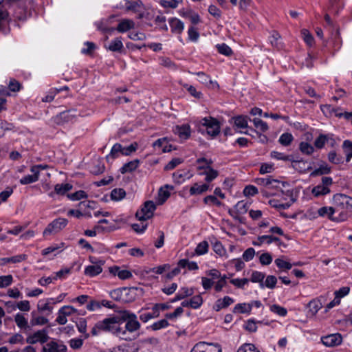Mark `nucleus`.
<instances>
[{"label":"nucleus","instance_id":"nucleus-1","mask_svg":"<svg viewBox=\"0 0 352 352\" xmlns=\"http://www.w3.org/2000/svg\"><path fill=\"white\" fill-rule=\"evenodd\" d=\"M119 325L120 326V339L125 341H131L136 338L132 335L141 328V324L135 314L129 310H120L118 311Z\"/></svg>","mask_w":352,"mask_h":352},{"label":"nucleus","instance_id":"nucleus-2","mask_svg":"<svg viewBox=\"0 0 352 352\" xmlns=\"http://www.w3.org/2000/svg\"><path fill=\"white\" fill-rule=\"evenodd\" d=\"M101 333H109L120 338V326L118 316L112 315L98 321L91 330L92 336H98Z\"/></svg>","mask_w":352,"mask_h":352},{"label":"nucleus","instance_id":"nucleus-3","mask_svg":"<svg viewBox=\"0 0 352 352\" xmlns=\"http://www.w3.org/2000/svg\"><path fill=\"white\" fill-rule=\"evenodd\" d=\"M198 131L203 133L201 127L204 128L207 134L212 138H215L220 133V122L214 117L208 116L200 119L198 122Z\"/></svg>","mask_w":352,"mask_h":352},{"label":"nucleus","instance_id":"nucleus-4","mask_svg":"<svg viewBox=\"0 0 352 352\" xmlns=\"http://www.w3.org/2000/svg\"><path fill=\"white\" fill-rule=\"evenodd\" d=\"M201 163H206V166H197V170H203V172L199 173V175H206L205 181L206 182H211L219 175V172L211 166L213 161L206 157H199L196 160V164Z\"/></svg>","mask_w":352,"mask_h":352},{"label":"nucleus","instance_id":"nucleus-5","mask_svg":"<svg viewBox=\"0 0 352 352\" xmlns=\"http://www.w3.org/2000/svg\"><path fill=\"white\" fill-rule=\"evenodd\" d=\"M155 209L156 206L153 201H146L142 208L136 212L135 217L140 221L147 220L153 217Z\"/></svg>","mask_w":352,"mask_h":352},{"label":"nucleus","instance_id":"nucleus-6","mask_svg":"<svg viewBox=\"0 0 352 352\" xmlns=\"http://www.w3.org/2000/svg\"><path fill=\"white\" fill-rule=\"evenodd\" d=\"M68 223V221L65 218H57L53 220L43 231V236H46L52 234H55L63 230Z\"/></svg>","mask_w":352,"mask_h":352},{"label":"nucleus","instance_id":"nucleus-7","mask_svg":"<svg viewBox=\"0 0 352 352\" xmlns=\"http://www.w3.org/2000/svg\"><path fill=\"white\" fill-rule=\"evenodd\" d=\"M333 183L332 178L330 177H323L322 178V183L314 187L311 190L312 194L316 197L324 196L330 192L329 188Z\"/></svg>","mask_w":352,"mask_h":352},{"label":"nucleus","instance_id":"nucleus-8","mask_svg":"<svg viewBox=\"0 0 352 352\" xmlns=\"http://www.w3.org/2000/svg\"><path fill=\"white\" fill-rule=\"evenodd\" d=\"M48 333V328L38 330L27 337L26 342L30 344H34L37 342H40L41 344L47 343L50 338Z\"/></svg>","mask_w":352,"mask_h":352},{"label":"nucleus","instance_id":"nucleus-9","mask_svg":"<svg viewBox=\"0 0 352 352\" xmlns=\"http://www.w3.org/2000/svg\"><path fill=\"white\" fill-rule=\"evenodd\" d=\"M67 346L60 340H52L43 347V352H67Z\"/></svg>","mask_w":352,"mask_h":352},{"label":"nucleus","instance_id":"nucleus-10","mask_svg":"<svg viewBox=\"0 0 352 352\" xmlns=\"http://www.w3.org/2000/svg\"><path fill=\"white\" fill-rule=\"evenodd\" d=\"M324 345L328 347H333L340 345L342 342V337L340 333L330 334L321 338Z\"/></svg>","mask_w":352,"mask_h":352},{"label":"nucleus","instance_id":"nucleus-11","mask_svg":"<svg viewBox=\"0 0 352 352\" xmlns=\"http://www.w3.org/2000/svg\"><path fill=\"white\" fill-rule=\"evenodd\" d=\"M250 204L244 200L239 201L234 206L233 210H230L229 214L234 219H238L240 215L247 212Z\"/></svg>","mask_w":352,"mask_h":352},{"label":"nucleus","instance_id":"nucleus-12","mask_svg":"<svg viewBox=\"0 0 352 352\" xmlns=\"http://www.w3.org/2000/svg\"><path fill=\"white\" fill-rule=\"evenodd\" d=\"M131 289H134L133 288V289H127L126 287H123V288H118V289H113L112 290L111 292H110V296L117 300V301H120V300H125V299L123 298V295H128L129 294V292L131 291ZM135 299L134 297H131L129 299H126V300H129V301H132Z\"/></svg>","mask_w":352,"mask_h":352},{"label":"nucleus","instance_id":"nucleus-13","mask_svg":"<svg viewBox=\"0 0 352 352\" xmlns=\"http://www.w3.org/2000/svg\"><path fill=\"white\" fill-rule=\"evenodd\" d=\"M173 132L177 135L181 140H187L190 138L191 130L188 124L177 125L173 128Z\"/></svg>","mask_w":352,"mask_h":352},{"label":"nucleus","instance_id":"nucleus-14","mask_svg":"<svg viewBox=\"0 0 352 352\" xmlns=\"http://www.w3.org/2000/svg\"><path fill=\"white\" fill-rule=\"evenodd\" d=\"M234 302V300L232 298L226 296H224L223 298H219L217 300L213 305L212 309L215 311H219L222 309L227 308Z\"/></svg>","mask_w":352,"mask_h":352},{"label":"nucleus","instance_id":"nucleus-15","mask_svg":"<svg viewBox=\"0 0 352 352\" xmlns=\"http://www.w3.org/2000/svg\"><path fill=\"white\" fill-rule=\"evenodd\" d=\"M172 33L180 34L184 29V23L177 18H170L168 20Z\"/></svg>","mask_w":352,"mask_h":352},{"label":"nucleus","instance_id":"nucleus-16","mask_svg":"<svg viewBox=\"0 0 352 352\" xmlns=\"http://www.w3.org/2000/svg\"><path fill=\"white\" fill-rule=\"evenodd\" d=\"M322 307V303L319 299L311 300L307 305V316L314 317Z\"/></svg>","mask_w":352,"mask_h":352},{"label":"nucleus","instance_id":"nucleus-17","mask_svg":"<svg viewBox=\"0 0 352 352\" xmlns=\"http://www.w3.org/2000/svg\"><path fill=\"white\" fill-rule=\"evenodd\" d=\"M135 27V22L131 19H124L121 20L116 30L120 33L126 32Z\"/></svg>","mask_w":352,"mask_h":352},{"label":"nucleus","instance_id":"nucleus-18","mask_svg":"<svg viewBox=\"0 0 352 352\" xmlns=\"http://www.w3.org/2000/svg\"><path fill=\"white\" fill-rule=\"evenodd\" d=\"M73 186L69 183L58 184L54 186V192H50L49 196L52 197L54 193L60 195H65L68 191L71 190Z\"/></svg>","mask_w":352,"mask_h":352},{"label":"nucleus","instance_id":"nucleus-19","mask_svg":"<svg viewBox=\"0 0 352 352\" xmlns=\"http://www.w3.org/2000/svg\"><path fill=\"white\" fill-rule=\"evenodd\" d=\"M347 201V195L344 194L338 193L333 195V204L334 205L335 208H336L338 211V208L344 209L346 206V202Z\"/></svg>","mask_w":352,"mask_h":352},{"label":"nucleus","instance_id":"nucleus-20","mask_svg":"<svg viewBox=\"0 0 352 352\" xmlns=\"http://www.w3.org/2000/svg\"><path fill=\"white\" fill-rule=\"evenodd\" d=\"M110 272L114 276H118L121 280L129 279L133 276L132 273L130 271L126 270H120L118 266L111 267Z\"/></svg>","mask_w":352,"mask_h":352},{"label":"nucleus","instance_id":"nucleus-21","mask_svg":"<svg viewBox=\"0 0 352 352\" xmlns=\"http://www.w3.org/2000/svg\"><path fill=\"white\" fill-rule=\"evenodd\" d=\"M140 162L138 159L130 161V162L124 164L120 168V171L122 174H125L126 173H131L138 168V167L140 165Z\"/></svg>","mask_w":352,"mask_h":352},{"label":"nucleus","instance_id":"nucleus-22","mask_svg":"<svg viewBox=\"0 0 352 352\" xmlns=\"http://www.w3.org/2000/svg\"><path fill=\"white\" fill-rule=\"evenodd\" d=\"M338 212V210L333 207L324 206L318 210V216L322 217H327V218L331 221L333 214Z\"/></svg>","mask_w":352,"mask_h":352},{"label":"nucleus","instance_id":"nucleus-23","mask_svg":"<svg viewBox=\"0 0 352 352\" xmlns=\"http://www.w3.org/2000/svg\"><path fill=\"white\" fill-rule=\"evenodd\" d=\"M27 257H28V256L26 254H21L15 255V256H13L11 257L2 258H1L0 261H1L2 265H5L7 263H21V262L26 260Z\"/></svg>","mask_w":352,"mask_h":352},{"label":"nucleus","instance_id":"nucleus-24","mask_svg":"<svg viewBox=\"0 0 352 352\" xmlns=\"http://www.w3.org/2000/svg\"><path fill=\"white\" fill-rule=\"evenodd\" d=\"M252 309V304L250 303H238L233 308L234 314H250Z\"/></svg>","mask_w":352,"mask_h":352},{"label":"nucleus","instance_id":"nucleus-25","mask_svg":"<svg viewBox=\"0 0 352 352\" xmlns=\"http://www.w3.org/2000/svg\"><path fill=\"white\" fill-rule=\"evenodd\" d=\"M209 189V185L207 184H203L199 185L198 183L194 184L189 190L190 195H201L206 192Z\"/></svg>","mask_w":352,"mask_h":352},{"label":"nucleus","instance_id":"nucleus-26","mask_svg":"<svg viewBox=\"0 0 352 352\" xmlns=\"http://www.w3.org/2000/svg\"><path fill=\"white\" fill-rule=\"evenodd\" d=\"M14 321L18 326L21 329L30 330V326L28 325V320L24 317V316L21 314H16L14 316Z\"/></svg>","mask_w":352,"mask_h":352},{"label":"nucleus","instance_id":"nucleus-27","mask_svg":"<svg viewBox=\"0 0 352 352\" xmlns=\"http://www.w3.org/2000/svg\"><path fill=\"white\" fill-rule=\"evenodd\" d=\"M168 189L173 190V186H169V185H165L164 187L160 188L159 192H158L160 204H163L170 197V193L168 191Z\"/></svg>","mask_w":352,"mask_h":352},{"label":"nucleus","instance_id":"nucleus-28","mask_svg":"<svg viewBox=\"0 0 352 352\" xmlns=\"http://www.w3.org/2000/svg\"><path fill=\"white\" fill-rule=\"evenodd\" d=\"M105 47L111 52H120L123 48V43L121 41V38H116L112 40L108 46Z\"/></svg>","mask_w":352,"mask_h":352},{"label":"nucleus","instance_id":"nucleus-29","mask_svg":"<svg viewBox=\"0 0 352 352\" xmlns=\"http://www.w3.org/2000/svg\"><path fill=\"white\" fill-rule=\"evenodd\" d=\"M74 112V111L69 110L60 113L56 117L57 122L60 123V122H67L72 121L76 116L73 113Z\"/></svg>","mask_w":352,"mask_h":352},{"label":"nucleus","instance_id":"nucleus-30","mask_svg":"<svg viewBox=\"0 0 352 352\" xmlns=\"http://www.w3.org/2000/svg\"><path fill=\"white\" fill-rule=\"evenodd\" d=\"M102 272V268L100 265H88L85 269V274L90 277L96 276Z\"/></svg>","mask_w":352,"mask_h":352},{"label":"nucleus","instance_id":"nucleus-31","mask_svg":"<svg viewBox=\"0 0 352 352\" xmlns=\"http://www.w3.org/2000/svg\"><path fill=\"white\" fill-rule=\"evenodd\" d=\"M122 146L119 143L115 144L112 146L110 153L108 155H107V157H106L107 160L109 161L110 159L114 160V159L118 157L119 154L120 153L122 154Z\"/></svg>","mask_w":352,"mask_h":352},{"label":"nucleus","instance_id":"nucleus-32","mask_svg":"<svg viewBox=\"0 0 352 352\" xmlns=\"http://www.w3.org/2000/svg\"><path fill=\"white\" fill-rule=\"evenodd\" d=\"M342 148L346 155V162H349L352 158V142L346 140L343 142Z\"/></svg>","mask_w":352,"mask_h":352},{"label":"nucleus","instance_id":"nucleus-33","mask_svg":"<svg viewBox=\"0 0 352 352\" xmlns=\"http://www.w3.org/2000/svg\"><path fill=\"white\" fill-rule=\"evenodd\" d=\"M78 331L83 334L84 339H87L90 334L87 333V320L85 318H80L76 322Z\"/></svg>","mask_w":352,"mask_h":352},{"label":"nucleus","instance_id":"nucleus-34","mask_svg":"<svg viewBox=\"0 0 352 352\" xmlns=\"http://www.w3.org/2000/svg\"><path fill=\"white\" fill-rule=\"evenodd\" d=\"M265 277V274L258 271H253L252 273L250 281L252 283H258L261 287H264L263 279Z\"/></svg>","mask_w":352,"mask_h":352},{"label":"nucleus","instance_id":"nucleus-35","mask_svg":"<svg viewBox=\"0 0 352 352\" xmlns=\"http://www.w3.org/2000/svg\"><path fill=\"white\" fill-rule=\"evenodd\" d=\"M234 125L239 129H245L248 127V116H238L232 118Z\"/></svg>","mask_w":352,"mask_h":352},{"label":"nucleus","instance_id":"nucleus-36","mask_svg":"<svg viewBox=\"0 0 352 352\" xmlns=\"http://www.w3.org/2000/svg\"><path fill=\"white\" fill-rule=\"evenodd\" d=\"M215 47L217 52L224 56H230L233 53L232 49L226 43L217 44Z\"/></svg>","mask_w":352,"mask_h":352},{"label":"nucleus","instance_id":"nucleus-37","mask_svg":"<svg viewBox=\"0 0 352 352\" xmlns=\"http://www.w3.org/2000/svg\"><path fill=\"white\" fill-rule=\"evenodd\" d=\"M39 179V176L36 173H32V175H28L25 177H23L19 182L21 185H26L34 183L37 182Z\"/></svg>","mask_w":352,"mask_h":352},{"label":"nucleus","instance_id":"nucleus-38","mask_svg":"<svg viewBox=\"0 0 352 352\" xmlns=\"http://www.w3.org/2000/svg\"><path fill=\"white\" fill-rule=\"evenodd\" d=\"M331 172V168L325 163L321 164L319 168H316L311 173L312 176L321 175L328 174Z\"/></svg>","mask_w":352,"mask_h":352},{"label":"nucleus","instance_id":"nucleus-39","mask_svg":"<svg viewBox=\"0 0 352 352\" xmlns=\"http://www.w3.org/2000/svg\"><path fill=\"white\" fill-rule=\"evenodd\" d=\"M126 195L125 190L122 188H115L111 192V198L114 201H120Z\"/></svg>","mask_w":352,"mask_h":352},{"label":"nucleus","instance_id":"nucleus-40","mask_svg":"<svg viewBox=\"0 0 352 352\" xmlns=\"http://www.w3.org/2000/svg\"><path fill=\"white\" fill-rule=\"evenodd\" d=\"M190 307L195 309H199L203 304V298L201 295L192 296L190 300Z\"/></svg>","mask_w":352,"mask_h":352},{"label":"nucleus","instance_id":"nucleus-41","mask_svg":"<svg viewBox=\"0 0 352 352\" xmlns=\"http://www.w3.org/2000/svg\"><path fill=\"white\" fill-rule=\"evenodd\" d=\"M208 243L206 241L200 242L195 248V253L197 255H203L208 251Z\"/></svg>","mask_w":352,"mask_h":352},{"label":"nucleus","instance_id":"nucleus-42","mask_svg":"<svg viewBox=\"0 0 352 352\" xmlns=\"http://www.w3.org/2000/svg\"><path fill=\"white\" fill-rule=\"evenodd\" d=\"M67 197L72 201H78L87 197V194L84 190H78L74 193L67 194Z\"/></svg>","mask_w":352,"mask_h":352},{"label":"nucleus","instance_id":"nucleus-43","mask_svg":"<svg viewBox=\"0 0 352 352\" xmlns=\"http://www.w3.org/2000/svg\"><path fill=\"white\" fill-rule=\"evenodd\" d=\"M168 326H169V323H168V320L166 319H162V320H160L159 321L154 322L153 324H151L150 326V328L153 331H157V330H160L162 329L166 328Z\"/></svg>","mask_w":352,"mask_h":352},{"label":"nucleus","instance_id":"nucleus-44","mask_svg":"<svg viewBox=\"0 0 352 352\" xmlns=\"http://www.w3.org/2000/svg\"><path fill=\"white\" fill-rule=\"evenodd\" d=\"M327 142V134H320L314 141V146L318 149L322 148Z\"/></svg>","mask_w":352,"mask_h":352},{"label":"nucleus","instance_id":"nucleus-45","mask_svg":"<svg viewBox=\"0 0 352 352\" xmlns=\"http://www.w3.org/2000/svg\"><path fill=\"white\" fill-rule=\"evenodd\" d=\"M328 160L334 164H340L344 162L343 157L341 155H338L335 151H331L328 153Z\"/></svg>","mask_w":352,"mask_h":352},{"label":"nucleus","instance_id":"nucleus-46","mask_svg":"<svg viewBox=\"0 0 352 352\" xmlns=\"http://www.w3.org/2000/svg\"><path fill=\"white\" fill-rule=\"evenodd\" d=\"M196 74L199 76V81L201 83L207 86L214 83V82L211 80V78L204 72H199L196 73Z\"/></svg>","mask_w":352,"mask_h":352},{"label":"nucleus","instance_id":"nucleus-47","mask_svg":"<svg viewBox=\"0 0 352 352\" xmlns=\"http://www.w3.org/2000/svg\"><path fill=\"white\" fill-rule=\"evenodd\" d=\"M138 143L135 142H133L129 146L122 147V155H125V156H129L131 153L135 152L136 150L138 149Z\"/></svg>","mask_w":352,"mask_h":352},{"label":"nucleus","instance_id":"nucleus-48","mask_svg":"<svg viewBox=\"0 0 352 352\" xmlns=\"http://www.w3.org/2000/svg\"><path fill=\"white\" fill-rule=\"evenodd\" d=\"M13 282L12 275H6L0 276V288H5L10 286Z\"/></svg>","mask_w":352,"mask_h":352},{"label":"nucleus","instance_id":"nucleus-49","mask_svg":"<svg viewBox=\"0 0 352 352\" xmlns=\"http://www.w3.org/2000/svg\"><path fill=\"white\" fill-rule=\"evenodd\" d=\"M349 215L346 210H342L340 212H339L338 216H334L333 218H331V221L333 222H342L345 221L348 219Z\"/></svg>","mask_w":352,"mask_h":352},{"label":"nucleus","instance_id":"nucleus-50","mask_svg":"<svg viewBox=\"0 0 352 352\" xmlns=\"http://www.w3.org/2000/svg\"><path fill=\"white\" fill-rule=\"evenodd\" d=\"M204 202L206 204L214 205L217 206H221L222 203L218 200L214 195H208L204 199Z\"/></svg>","mask_w":352,"mask_h":352},{"label":"nucleus","instance_id":"nucleus-51","mask_svg":"<svg viewBox=\"0 0 352 352\" xmlns=\"http://www.w3.org/2000/svg\"><path fill=\"white\" fill-rule=\"evenodd\" d=\"M250 280L248 278H233L230 280V283L238 288L243 289L244 285L249 283Z\"/></svg>","mask_w":352,"mask_h":352},{"label":"nucleus","instance_id":"nucleus-52","mask_svg":"<svg viewBox=\"0 0 352 352\" xmlns=\"http://www.w3.org/2000/svg\"><path fill=\"white\" fill-rule=\"evenodd\" d=\"M49 300L47 301L44 300H41L38 301L37 305V308L38 311L43 312L45 311H48L49 312H51L52 310V307L50 306V302H48Z\"/></svg>","mask_w":352,"mask_h":352},{"label":"nucleus","instance_id":"nucleus-53","mask_svg":"<svg viewBox=\"0 0 352 352\" xmlns=\"http://www.w3.org/2000/svg\"><path fill=\"white\" fill-rule=\"evenodd\" d=\"M212 248L214 252L221 256H223L226 254V250L224 247L223 246L222 243L219 241H216L212 244Z\"/></svg>","mask_w":352,"mask_h":352},{"label":"nucleus","instance_id":"nucleus-54","mask_svg":"<svg viewBox=\"0 0 352 352\" xmlns=\"http://www.w3.org/2000/svg\"><path fill=\"white\" fill-rule=\"evenodd\" d=\"M183 160L181 158L177 157L172 159L164 167V170H170L174 169L179 164H182Z\"/></svg>","mask_w":352,"mask_h":352},{"label":"nucleus","instance_id":"nucleus-55","mask_svg":"<svg viewBox=\"0 0 352 352\" xmlns=\"http://www.w3.org/2000/svg\"><path fill=\"white\" fill-rule=\"evenodd\" d=\"M253 123L256 129L261 130L263 132H265L268 129L267 123L259 118H254L253 120Z\"/></svg>","mask_w":352,"mask_h":352},{"label":"nucleus","instance_id":"nucleus-56","mask_svg":"<svg viewBox=\"0 0 352 352\" xmlns=\"http://www.w3.org/2000/svg\"><path fill=\"white\" fill-rule=\"evenodd\" d=\"M274 170V164L263 163L261 164L259 172L261 174L270 173Z\"/></svg>","mask_w":352,"mask_h":352},{"label":"nucleus","instance_id":"nucleus-57","mask_svg":"<svg viewBox=\"0 0 352 352\" xmlns=\"http://www.w3.org/2000/svg\"><path fill=\"white\" fill-rule=\"evenodd\" d=\"M300 150L303 153L310 155L314 153V148L307 142H301L300 144Z\"/></svg>","mask_w":352,"mask_h":352},{"label":"nucleus","instance_id":"nucleus-58","mask_svg":"<svg viewBox=\"0 0 352 352\" xmlns=\"http://www.w3.org/2000/svg\"><path fill=\"white\" fill-rule=\"evenodd\" d=\"M170 266L169 264H164L159 265L149 270V272L156 273L157 274H162L166 270L170 269Z\"/></svg>","mask_w":352,"mask_h":352},{"label":"nucleus","instance_id":"nucleus-59","mask_svg":"<svg viewBox=\"0 0 352 352\" xmlns=\"http://www.w3.org/2000/svg\"><path fill=\"white\" fill-rule=\"evenodd\" d=\"M259 261L263 265H268L272 262V256L268 252H265L259 256Z\"/></svg>","mask_w":352,"mask_h":352},{"label":"nucleus","instance_id":"nucleus-60","mask_svg":"<svg viewBox=\"0 0 352 352\" xmlns=\"http://www.w3.org/2000/svg\"><path fill=\"white\" fill-rule=\"evenodd\" d=\"M302 34L305 42L309 45L312 46L314 43V38L309 32L305 29L302 30Z\"/></svg>","mask_w":352,"mask_h":352},{"label":"nucleus","instance_id":"nucleus-61","mask_svg":"<svg viewBox=\"0 0 352 352\" xmlns=\"http://www.w3.org/2000/svg\"><path fill=\"white\" fill-rule=\"evenodd\" d=\"M256 183L258 185H262L269 188L271 184L276 183V182L275 179H272L271 177H267L265 178H258L256 179Z\"/></svg>","mask_w":352,"mask_h":352},{"label":"nucleus","instance_id":"nucleus-62","mask_svg":"<svg viewBox=\"0 0 352 352\" xmlns=\"http://www.w3.org/2000/svg\"><path fill=\"white\" fill-rule=\"evenodd\" d=\"M237 352H260L256 349L255 346L253 344H244L241 346Z\"/></svg>","mask_w":352,"mask_h":352},{"label":"nucleus","instance_id":"nucleus-63","mask_svg":"<svg viewBox=\"0 0 352 352\" xmlns=\"http://www.w3.org/2000/svg\"><path fill=\"white\" fill-rule=\"evenodd\" d=\"M316 59V56L312 52H309L307 57L302 63V65L307 68H312L314 66V60Z\"/></svg>","mask_w":352,"mask_h":352},{"label":"nucleus","instance_id":"nucleus-64","mask_svg":"<svg viewBox=\"0 0 352 352\" xmlns=\"http://www.w3.org/2000/svg\"><path fill=\"white\" fill-rule=\"evenodd\" d=\"M206 348H208V343L200 342L193 346L190 352H206Z\"/></svg>","mask_w":352,"mask_h":352}]
</instances>
